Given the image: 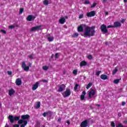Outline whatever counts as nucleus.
Masks as SVG:
<instances>
[{
	"label": "nucleus",
	"instance_id": "56",
	"mask_svg": "<svg viewBox=\"0 0 127 127\" xmlns=\"http://www.w3.org/2000/svg\"><path fill=\"white\" fill-rule=\"evenodd\" d=\"M124 123L125 124V125H127V120H125Z\"/></svg>",
	"mask_w": 127,
	"mask_h": 127
},
{
	"label": "nucleus",
	"instance_id": "59",
	"mask_svg": "<svg viewBox=\"0 0 127 127\" xmlns=\"http://www.w3.org/2000/svg\"><path fill=\"white\" fill-rule=\"evenodd\" d=\"M105 14H106V15H108V14H109V12H105Z\"/></svg>",
	"mask_w": 127,
	"mask_h": 127
},
{
	"label": "nucleus",
	"instance_id": "55",
	"mask_svg": "<svg viewBox=\"0 0 127 127\" xmlns=\"http://www.w3.org/2000/svg\"><path fill=\"white\" fill-rule=\"evenodd\" d=\"M4 127H9V126L7 125V123H6Z\"/></svg>",
	"mask_w": 127,
	"mask_h": 127
},
{
	"label": "nucleus",
	"instance_id": "40",
	"mask_svg": "<svg viewBox=\"0 0 127 127\" xmlns=\"http://www.w3.org/2000/svg\"><path fill=\"white\" fill-rule=\"evenodd\" d=\"M114 27H115V26H114V25H109L107 26V28H114Z\"/></svg>",
	"mask_w": 127,
	"mask_h": 127
},
{
	"label": "nucleus",
	"instance_id": "30",
	"mask_svg": "<svg viewBox=\"0 0 127 127\" xmlns=\"http://www.w3.org/2000/svg\"><path fill=\"white\" fill-rule=\"evenodd\" d=\"M87 58L89 60H92L93 59V56H92L91 55H89L87 56Z\"/></svg>",
	"mask_w": 127,
	"mask_h": 127
},
{
	"label": "nucleus",
	"instance_id": "9",
	"mask_svg": "<svg viewBox=\"0 0 127 127\" xmlns=\"http://www.w3.org/2000/svg\"><path fill=\"white\" fill-rule=\"evenodd\" d=\"M89 122L85 120L83 122H82L80 124V127H88V124Z\"/></svg>",
	"mask_w": 127,
	"mask_h": 127
},
{
	"label": "nucleus",
	"instance_id": "46",
	"mask_svg": "<svg viewBox=\"0 0 127 127\" xmlns=\"http://www.w3.org/2000/svg\"><path fill=\"white\" fill-rule=\"evenodd\" d=\"M13 127H19V125L18 124H15L13 126Z\"/></svg>",
	"mask_w": 127,
	"mask_h": 127
},
{
	"label": "nucleus",
	"instance_id": "31",
	"mask_svg": "<svg viewBox=\"0 0 127 127\" xmlns=\"http://www.w3.org/2000/svg\"><path fill=\"white\" fill-rule=\"evenodd\" d=\"M19 117L15 116L14 117V121H19Z\"/></svg>",
	"mask_w": 127,
	"mask_h": 127
},
{
	"label": "nucleus",
	"instance_id": "37",
	"mask_svg": "<svg viewBox=\"0 0 127 127\" xmlns=\"http://www.w3.org/2000/svg\"><path fill=\"white\" fill-rule=\"evenodd\" d=\"M83 17H84V15L83 14L79 15V19H81V18H83Z\"/></svg>",
	"mask_w": 127,
	"mask_h": 127
},
{
	"label": "nucleus",
	"instance_id": "62",
	"mask_svg": "<svg viewBox=\"0 0 127 127\" xmlns=\"http://www.w3.org/2000/svg\"><path fill=\"white\" fill-rule=\"evenodd\" d=\"M65 18H67V16H65Z\"/></svg>",
	"mask_w": 127,
	"mask_h": 127
},
{
	"label": "nucleus",
	"instance_id": "26",
	"mask_svg": "<svg viewBox=\"0 0 127 127\" xmlns=\"http://www.w3.org/2000/svg\"><path fill=\"white\" fill-rule=\"evenodd\" d=\"M47 39H48V40H49V41L50 42H51V41H53L54 38H53V37H48Z\"/></svg>",
	"mask_w": 127,
	"mask_h": 127
},
{
	"label": "nucleus",
	"instance_id": "35",
	"mask_svg": "<svg viewBox=\"0 0 127 127\" xmlns=\"http://www.w3.org/2000/svg\"><path fill=\"white\" fill-rule=\"evenodd\" d=\"M116 127H124V126L121 123H119L118 125H116Z\"/></svg>",
	"mask_w": 127,
	"mask_h": 127
},
{
	"label": "nucleus",
	"instance_id": "34",
	"mask_svg": "<svg viewBox=\"0 0 127 127\" xmlns=\"http://www.w3.org/2000/svg\"><path fill=\"white\" fill-rule=\"evenodd\" d=\"M23 10H24V9L23 8H20L19 11V14H21V13L23 12Z\"/></svg>",
	"mask_w": 127,
	"mask_h": 127
},
{
	"label": "nucleus",
	"instance_id": "3",
	"mask_svg": "<svg viewBox=\"0 0 127 127\" xmlns=\"http://www.w3.org/2000/svg\"><path fill=\"white\" fill-rule=\"evenodd\" d=\"M96 94H97V91L96 89L91 88L88 91L89 99H92V98H93V97H94Z\"/></svg>",
	"mask_w": 127,
	"mask_h": 127
},
{
	"label": "nucleus",
	"instance_id": "50",
	"mask_svg": "<svg viewBox=\"0 0 127 127\" xmlns=\"http://www.w3.org/2000/svg\"><path fill=\"white\" fill-rule=\"evenodd\" d=\"M58 55H59V53L56 54V55H55L56 58H58Z\"/></svg>",
	"mask_w": 127,
	"mask_h": 127
},
{
	"label": "nucleus",
	"instance_id": "23",
	"mask_svg": "<svg viewBox=\"0 0 127 127\" xmlns=\"http://www.w3.org/2000/svg\"><path fill=\"white\" fill-rule=\"evenodd\" d=\"M23 123H24L23 124H21L20 126V127H25V126L27 125V121H24Z\"/></svg>",
	"mask_w": 127,
	"mask_h": 127
},
{
	"label": "nucleus",
	"instance_id": "57",
	"mask_svg": "<svg viewBox=\"0 0 127 127\" xmlns=\"http://www.w3.org/2000/svg\"><path fill=\"white\" fill-rule=\"evenodd\" d=\"M66 124H68V125H70V122H69V121H66Z\"/></svg>",
	"mask_w": 127,
	"mask_h": 127
},
{
	"label": "nucleus",
	"instance_id": "14",
	"mask_svg": "<svg viewBox=\"0 0 127 127\" xmlns=\"http://www.w3.org/2000/svg\"><path fill=\"white\" fill-rule=\"evenodd\" d=\"M8 119H9V120L10 121V123H11V124H13V123H14V116L9 115L8 117Z\"/></svg>",
	"mask_w": 127,
	"mask_h": 127
},
{
	"label": "nucleus",
	"instance_id": "53",
	"mask_svg": "<svg viewBox=\"0 0 127 127\" xmlns=\"http://www.w3.org/2000/svg\"><path fill=\"white\" fill-rule=\"evenodd\" d=\"M122 106H125V105H126V102H122Z\"/></svg>",
	"mask_w": 127,
	"mask_h": 127
},
{
	"label": "nucleus",
	"instance_id": "13",
	"mask_svg": "<svg viewBox=\"0 0 127 127\" xmlns=\"http://www.w3.org/2000/svg\"><path fill=\"white\" fill-rule=\"evenodd\" d=\"M41 28V26H37L36 27H32L31 29V31H35V30H39Z\"/></svg>",
	"mask_w": 127,
	"mask_h": 127
},
{
	"label": "nucleus",
	"instance_id": "20",
	"mask_svg": "<svg viewBox=\"0 0 127 127\" xmlns=\"http://www.w3.org/2000/svg\"><path fill=\"white\" fill-rule=\"evenodd\" d=\"M101 79L102 80H107L108 76L106 74H102L100 76Z\"/></svg>",
	"mask_w": 127,
	"mask_h": 127
},
{
	"label": "nucleus",
	"instance_id": "12",
	"mask_svg": "<svg viewBox=\"0 0 127 127\" xmlns=\"http://www.w3.org/2000/svg\"><path fill=\"white\" fill-rule=\"evenodd\" d=\"M38 86H39V82H37L35 84L33 85L32 89L33 91H35L37 88H38Z\"/></svg>",
	"mask_w": 127,
	"mask_h": 127
},
{
	"label": "nucleus",
	"instance_id": "6",
	"mask_svg": "<svg viewBox=\"0 0 127 127\" xmlns=\"http://www.w3.org/2000/svg\"><path fill=\"white\" fill-rule=\"evenodd\" d=\"M101 30L102 32H103L104 33H107L108 32V29H107V26L105 24H103L101 26Z\"/></svg>",
	"mask_w": 127,
	"mask_h": 127
},
{
	"label": "nucleus",
	"instance_id": "43",
	"mask_svg": "<svg viewBox=\"0 0 127 127\" xmlns=\"http://www.w3.org/2000/svg\"><path fill=\"white\" fill-rule=\"evenodd\" d=\"M42 82H43V83H48V81L45 79L42 80Z\"/></svg>",
	"mask_w": 127,
	"mask_h": 127
},
{
	"label": "nucleus",
	"instance_id": "48",
	"mask_svg": "<svg viewBox=\"0 0 127 127\" xmlns=\"http://www.w3.org/2000/svg\"><path fill=\"white\" fill-rule=\"evenodd\" d=\"M1 32H2V33H4V34L6 33V32L4 30H1Z\"/></svg>",
	"mask_w": 127,
	"mask_h": 127
},
{
	"label": "nucleus",
	"instance_id": "17",
	"mask_svg": "<svg viewBox=\"0 0 127 127\" xmlns=\"http://www.w3.org/2000/svg\"><path fill=\"white\" fill-rule=\"evenodd\" d=\"M121 25H122V24H121L120 22H115L114 23L113 26H114V27H120V26H121Z\"/></svg>",
	"mask_w": 127,
	"mask_h": 127
},
{
	"label": "nucleus",
	"instance_id": "4",
	"mask_svg": "<svg viewBox=\"0 0 127 127\" xmlns=\"http://www.w3.org/2000/svg\"><path fill=\"white\" fill-rule=\"evenodd\" d=\"M59 89L57 90V92H59V93L61 92H63V91L65 90V89L66 88V85L64 84H61L58 85Z\"/></svg>",
	"mask_w": 127,
	"mask_h": 127
},
{
	"label": "nucleus",
	"instance_id": "18",
	"mask_svg": "<svg viewBox=\"0 0 127 127\" xmlns=\"http://www.w3.org/2000/svg\"><path fill=\"white\" fill-rule=\"evenodd\" d=\"M14 93H15V91H14L13 90V89L12 88V89L9 90V93H8L9 96H12V95H13V94H14Z\"/></svg>",
	"mask_w": 127,
	"mask_h": 127
},
{
	"label": "nucleus",
	"instance_id": "1",
	"mask_svg": "<svg viewBox=\"0 0 127 127\" xmlns=\"http://www.w3.org/2000/svg\"><path fill=\"white\" fill-rule=\"evenodd\" d=\"M95 29L93 27H86L84 29L83 35H82L84 37H91L95 35Z\"/></svg>",
	"mask_w": 127,
	"mask_h": 127
},
{
	"label": "nucleus",
	"instance_id": "51",
	"mask_svg": "<svg viewBox=\"0 0 127 127\" xmlns=\"http://www.w3.org/2000/svg\"><path fill=\"white\" fill-rule=\"evenodd\" d=\"M107 0H102V3H105V2H107Z\"/></svg>",
	"mask_w": 127,
	"mask_h": 127
},
{
	"label": "nucleus",
	"instance_id": "2",
	"mask_svg": "<svg viewBox=\"0 0 127 127\" xmlns=\"http://www.w3.org/2000/svg\"><path fill=\"white\" fill-rule=\"evenodd\" d=\"M30 116H29V115H22L21 116L22 120H20L18 121V124L19 125H21V124H23L24 121H27V120L29 119Z\"/></svg>",
	"mask_w": 127,
	"mask_h": 127
},
{
	"label": "nucleus",
	"instance_id": "5",
	"mask_svg": "<svg viewBox=\"0 0 127 127\" xmlns=\"http://www.w3.org/2000/svg\"><path fill=\"white\" fill-rule=\"evenodd\" d=\"M70 95H71V90L69 89H66V90L63 93V95L64 98L69 97Z\"/></svg>",
	"mask_w": 127,
	"mask_h": 127
},
{
	"label": "nucleus",
	"instance_id": "58",
	"mask_svg": "<svg viewBox=\"0 0 127 127\" xmlns=\"http://www.w3.org/2000/svg\"><path fill=\"white\" fill-rule=\"evenodd\" d=\"M121 22H122V23H124V22H125V19H123V20L121 21Z\"/></svg>",
	"mask_w": 127,
	"mask_h": 127
},
{
	"label": "nucleus",
	"instance_id": "42",
	"mask_svg": "<svg viewBox=\"0 0 127 127\" xmlns=\"http://www.w3.org/2000/svg\"><path fill=\"white\" fill-rule=\"evenodd\" d=\"M9 29H12L13 28H14V25H10L9 26Z\"/></svg>",
	"mask_w": 127,
	"mask_h": 127
},
{
	"label": "nucleus",
	"instance_id": "21",
	"mask_svg": "<svg viewBox=\"0 0 127 127\" xmlns=\"http://www.w3.org/2000/svg\"><path fill=\"white\" fill-rule=\"evenodd\" d=\"M65 21L64 17L61 18L59 20V22L61 23V24H64V23H65Z\"/></svg>",
	"mask_w": 127,
	"mask_h": 127
},
{
	"label": "nucleus",
	"instance_id": "29",
	"mask_svg": "<svg viewBox=\"0 0 127 127\" xmlns=\"http://www.w3.org/2000/svg\"><path fill=\"white\" fill-rule=\"evenodd\" d=\"M120 79H115L114 80L113 83H114V84H119V83H120Z\"/></svg>",
	"mask_w": 127,
	"mask_h": 127
},
{
	"label": "nucleus",
	"instance_id": "25",
	"mask_svg": "<svg viewBox=\"0 0 127 127\" xmlns=\"http://www.w3.org/2000/svg\"><path fill=\"white\" fill-rule=\"evenodd\" d=\"M92 85H93V84L92 83H91V82L89 83L86 86V89L87 90H89V89H90V87H92Z\"/></svg>",
	"mask_w": 127,
	"mask_h": 127
},
{
	"label": "nucleus",
	"instance_id": "15",
	"mask_svg": "<svg viewBox=\"0 0 127 127\" xmlns=\"http://www.w3.org/2000/svg\"><path fill=\"white\" fill-rule=\"evenodd\" d=\"M83 25H81L79 26L77 28V31L78 32H82L84 30V28H83Z\"/></svg>",
	"mask_w": 127,
	"mask_h": 127
},
{
	"label": "nucleus",
	"instance_id": "54",
	"mask_svg": "<svg viewBox=\"0 0 127 127\" xmlns=\"http://www.w3.org/2000/svg\"><path fill=\"white\" fill-rule=\"evenodd\" d=\"M118 116L119 117H122V114H121V113H118Z\"/></svg>",
	"mask_w": 127,
	"mask_h": 127
},
{
	"label": "nucleus",
	"instance_id": "60",
	"mask_svg": "<svg viewBox=\"0 0 127 127\" xmlns=\"http://www.w3.org/2000/svg\"><path fill=\"white\" fill-rule=\"evenodd\" d=\"M124 1L126 3H127V0H124Z\"/></svg>",
	"mask_w": 127,
	"mask_h": 127
},
{
	"label": "nucleus",
	"instance_id": "44",
	"mask_svg": "<svg viewBox=\"0 0 127 127\" xmlns=\"http://www.w3.org/2000/svg\"><path fill=\"white\" fill-rule=\"evenodd\" d=\"M95 5H97V4L96 3H94L92 5H91V7H95Z\"/></svg>",
	"mask_w": 127,
	"mask_h": 127
},
{
	"label": "nucleus",
	"instance_id": "33",
	"mask_svg": "<svg viewBox=\"0 0 127 127\" xmlns=\"http://www.w3.org/2000/svg\"><path fill=\"white\" fill-rule=\"evenodd\" d=\"M78 36H79V34L78 33H75L73 35V37H78Z\"/></svg>",
	"mask_w": 127,
	"mask_h": 127
},
{
	"label": "nucleus",
	"instance_id": "41",
	"mask_svg": "<svg viewBox=\"0 0 127 127\" xmlns=\"http://www.w3.org/2000/svg\"><path fill=\"white\" fill-rule=\"evenodd\" d=\"M84 3L85 4H89L90 1L89 0H85Z\"/></svg>",
	"mask_w": 127,
	"mask_h": 127
},
{
	"label": "nucleus",
	"instance_id": "32",
	"mask_svg": "<svg viewBox=\"0 0 127 127\" xmlns=\"http://www.w3.org/2000/svg\"><path fill=\"white\" fill-rule=\"evenodd\" d=\"M72 73L74 75H77V73H78V70L77 69H74Z\"/></svg>",
	"mask_w": 127,
	"mask_h": 127
},
{
	"label": "nucleus",
	"instance_id": "24",
	"mask_svg": "<svg viewBox=\"0 0 127 127\" xmlns=\"http://www.w3.org/2000/svg\"><path fill=\"white\" fill-rule=\"evenodd\" d=\"M43 3L45 5H48V4H49V1H48V0H45L43 1Z\"/></svg>",
	"mask_w": 127,
	"mask_h": 127
},
{
	"label": "nucleus",
	"instance_id": "11",
	"mask_svg": "<svg viewBox=\"0 0 127 127\" xmlns=\"http://www.w3.org/2000/svg\"><path fill=\"white\" fill-rule=\"evenodd\" d=\"M35 18V17L33 16L32 15H29L27 18V20H28V21H32V20H34Z\"/></svg>",
	"mask_w": 127,
	"mask_h": 127
},
{
	"label": "nucleus",
	"instance_id": "61",
	"mask_svg": "<svg viewBox=\"0 0 127 127\" xmlns=\"http://www.w3.org/2000/svg\"><path fill=\"white\" fill-rule=\"evenodd\" d=\"M31 64H29V66H31Z\"/></svg>",
	"mask_w": 127,
	"mask_h": 127
},
{
	"label": "nucleus",
	"instance_id": "38",
	"mask_svg": "<svg viewBox=\"0 0 127 127\" xmlns=\"http://www.w3.org/2000/svg\"><path fill=\"white\" fill-rule=\"evenodd\" d=\"M101 71H98L96 72V75L97 76H99L100 74H101Z\"/></svg>",
	"mask_w": 127,
	"mask_h": 127
},
{
	"label": "nucleus",
	"instance_id": "28",
	"mask_svg": "<svg viewBox=\"0 0 127 127\" xmlns=\"http://www.w3.org/2000/svg\"><path fill=\"white\" fill-rule=\"evenodd\" d=\"M117 72H118V68L117 67H115L114 70H113V72H112L113 75H115V74H116Z\"/></svg>",
	"mask_w": 127,
	"mask_h": 127
},
{
	"label": "nucleus",
	"instance_id": "39",
	"mask_svg": "<svg viewBox=\"0 0 127 127\" xmlns=\"http://www.w3.org/2000/svg\"><path fill=\"white\" fill-rule=\"evenodd\" d=\"M111 127H116V125L115 124V123H114V122L111 123Z\"/></svg>",
	"mask_w": 127,
	"mask_h": 127
},
{
	"label": "nucleus",
	"instance_id": "7",
	"mask_svg": "<svg viewBox=\"0 0 127 127\" xmlns=\"http://www.w3.org/2000/svg\"><path fill=\"white\" fill-rule=\"evenodd\" d=\"M87 17H92L96 15V11H92L86 13Z\"/></svg>",
	"mask_w": 127,
	"mask_h": 127
},
{
	"label": "nucleus",
	"instance_id": "8",
	"mask_svg": "<svg viewBox=\"0 0 127 127\" xmlns=\"http://www.w3.org/2000/svg\"><path fill=\"white\" fill-rule=\"evenodd\" d=\"M22 68L24 70V71H28V70H29V66H26L25 62H23L22 63Z\"/></svg>",
	"mask_w": 127,
	"mask_h": 127
},
{
	"label": "nucleus",
	"instance_id": "36",
	"mask_svg": "<svg viewBox=\"0 0 127 127\" xmlns=\"http://www.w3.org/2000/svg\"><path fill=\"white\" fill-rule=\"evenodd\" d=\"M33 56H34V55H33V54H32L29 55L28 57L30 59H33Z\"/></svg>",
	"mask_w": 127,
	"mask_h": 127
},
{
	"label": "nucleus",
	"instance_id": "19",
	"mask_svg": "<svg viewBox=\"0 0 127 127\" xmlns=\"http://www.w3.org/2000/svg\"><path fill=\"white\" fill-rule=\"evenodd\" d=\"M87 64V62L83 61L80 63L79 65L80 66V67H83V66H86Z\"/></svg>",
	"mask_w": 127,
	"mask_h": 127
},
{
	"label": "nucleus",
	"instance_id": "49",
	"mask_svg": "<svg viewBox=\"0 0 127 127\" xmlns=\"http://www.w3.org/2000/svg\"><path fill=\"white\" fill-rule=\"evenodd\" d=\"M46 115H47V113L45 112L43 114V117H46Z\"/></svg>",
	"mask_w": 127,
	"mask_h": 127
},
{
	"label": "nucleus",
	"instance_id": "16",
	"mask_svg": "<svg viewBox=\"0 0 127 127\" xmlns=\"http://www.w3.org/2000/svg\"><path fill=\"white\" fill-rule=\"evenodd\" d=\"M86 95V91H84L82 92V94L80 95V99L81 101L85 100V95Z\"/></svg>",
	"mask_w": 127,
	"mask_h": 127
},
{
	"label": "nucleus",
	"instance_id": "47",
	"mask_svg": "<svg viewBox=\"0 0 127 127\" xmlns=\"http://www.w3.org/2000/svg\"><path fill=\"white\" fill-rule=\"evenodd\" d=\"M7 74L8 75H11V74H12V72L10 71H7Z\"/></svg>",
	"mask_w": 127,
	"mask_h": 127
},
{
	"label": "nucleus",
	"instance_id": "52",
	"mask_svg": "<svg viewBox=\"0 0 127 127\" xmlns=\"http://www.w3.org/2000/svg\"><path fill=\"white\" fill-rule=\"evenodd\" d=\"M58 123H61V118H59L58 120Z\"/></svg>",
	"mask_w": 127,
	"mask_h": 127
},
{
	"label": "nucleus",
	"instance_id": "10",
	"mask_svg": "<svg viewBox=\"0 0 127 127\" xmlns=\"http://www.w3.org/2000/svg\"><path fill=\"white\" fill-rule=\"evenodd\" d=\"M22 82L21 81V79L17 78L15 81V84L17 86H20L21 85Z\"/></svg>",
	"mask_w": 127,
	"mask_h": 127
},
{
	"label": "nucleus",
	"instance_id": "45",
	"mask_svg": "<svg viewBox=\"0 0 127 127\" xmlns=\"http://www.w3.org/2000/svg\"><path fill=\"white\" fill-rule=\"evenodd\" d=\"M78 84H76L74 87V90H76L78 88Z\"/></svg>",
	"mask_w": 127,
	"mask_h": 127
},
{
	"label": "nucleus",
	"instance_id": "22",
	"mask_svg": "<svg viewBox=\"0 0 127 127\" xmlns=\"http://www.w3.org/2000/svg\"><path fill=\"white\" fill-rule=\"evenodd\" d=\"M40 102H38L37 103V104H36V106H35V109H39V108H40Z\"/></svg>",
	"mask_w": 127,
	"mask_h": 127
},
{
	"label": "nucleus",
	"instance_id": "27",
	"mask_svg": "<svg viewBox=\"0 0 127 127\" xmlns=\"http://www.w3.org/2000/svg\"><path fill=\"white\" fill-rule=\"evenodd\" d=\"M42 69L43 70H44V71H47V69H49V67L47 66H43Z\"/></svg>",
	"mask_w": 127,
	"mask_h": 127
}]
</instances>
